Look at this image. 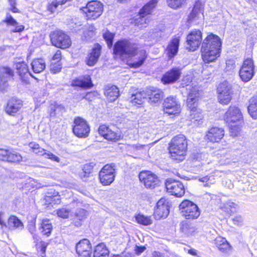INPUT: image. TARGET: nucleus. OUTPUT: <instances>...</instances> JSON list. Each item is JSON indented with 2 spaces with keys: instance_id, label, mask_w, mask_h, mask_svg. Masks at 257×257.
I'll use <instances>...</instances> for the list:
<instances>
[{
  "instance_id": "f257e3e1",
  "label": "nucleus",
  "mask_w": 257,
  "mask_h": 257,
  "mask_svg": "<svg viewBox=\"0 0 257 257\" xmlns=\"http://www.w3.org/2000/svg\"><path fill=\"white\" fill-rule=\"evenodd\" d=\"M114 53L123 60L131 58L127 63L132 68L141 66L147 57L145 50L138 51L136 45L127 40L117 42L114 46Z\"/></svg>"
},
{
  "instance_id": "f03ea898",
  "label": "nucleus",
  "mask_w": 257,
  "mask_h": 257,
  "mask_svg": "<svg viewBox=\"0 0 257 257\" xmlns=\"http://www.w3.org/2000/svg\"><path fill=\"white\" fill-rule=\"evenodd\" d=\"M221 42L219 37L211 34L203 40L201 48V57L205 63L215 61L220 56Z\"/></svg>"
},
{
  "instance_id": "7ed1b4c3",
  "label": "nucleus",
  "mask_w": 257,
  "mask_h": 257,
  "mask_svg": "<svg viewBox=\"0 0 257 257\" xmlns=\"http://www.w3.org/2000/svg\"><path fill=\"white\" fill-rule=\"evenodd\" d=\"M187 146L184 135L180 134L173 138L169 147L171 158L174 160L183 161L186 155Z\"/></svg>"
},
{
  "instance_id": "20e7f679",
  "label": "nucleus",
  "mask_w": 257,
  "mask_h": 257,
  "mask_svg": "<svg viewBox=\"0 0 257 257\" xmlns=\"http://www.w3.org/2000/svg\"><path fill=\"white\" fill-rule=\"evenodd\" d=\"M198 91L195 89L192 90L188 94L187 100V105L190 108L191 113L190 114V120L192 123L195 125H199L202 123L203 115L199 109L196 107V97Z\"/></svg>"
},
{
  "instance_id": "39448f33",
  "label": "nucleus",
  "mask_w": 257,
  "mask_h": 257,
  "mask_svg": "<svg viewBox=\"0 0 257 257\" xmlns=\"http://www.w3.org/2000/svg\"><path fill=\"white\" fill-rule=\"evenodd\" d=\"M179 209L182 216L187 219H196L200 214V211L197 205L188 200H185L180 203Z\"/></svg>"
},
{
  "instance_id": "423d86ee",
  "label": "nucleus",
  "mask_w": 257,
  "mask_h": 257,
  "mask_svg": "<svg viewBox=\"0 0 257 257\" xmlns=\"http://www.w3.org/2000/svg\"><path fill=\"white\" fill-rule=\"evenodd\" d=\"M50 37L52 45L56 47L65 49L71 45L70 37L62 31H55L51 33Z\"/></svg>"
},
{
  "instance_id": "0eeeda50",
  "label": "nucleus",
  "mask_w": 257,
  "mask_h": 257,
  "mask_svg": "<svg viewBox=\"0 0 257 257\" xmlns=\"http://www.w3.org/2000/svg\"><path fill=\"white\" fill-rule=\"evenodd\" d=\"M217 91L219 102L224 105L228 104L232 99L233 94L231 84L228 82L224 81L219 84Z\"/></svg>"
},
{
  "instance_id": "6e6552de",
  "label": "nucleus",
  "mask_w": 257,
  "mask_h": 257,
  "mask_svg": "<svg viewBox=\"0 0 257 257\" xmlns=\"http://www.w3.org/2000/svg\"><path fill=\"white\" fill-rule=\"evenodd\" d=\"M86 14L87 19L95 20L99 17L103 12L102 4L96 1H93L87 3L86 7L82 9Z\"/></svg>"
},
{
  "instance_id": "1a4fd4ad",
  "label": "nucleus",
  "mask_w": 257,
  "mask_h": 257,
  "mask_svg": "<svg viewBox=\"0 0 257 257\" xmlns=\"http://www.w3.org/2000/svg\"><path fill=\"white\" fill-rule=\"evenodd\" d=\"M115 166L113 164L105 165L99 174L100 183L103 185H109L114 180L115 177Z\"/></svg>"
},
{
  "instance_id": "9d476101",
  "label": "nucleus",
  "mask_w": 257,
  "mask_h": 257,
  "mask_svg": "<svg viewBox=\"0 0 257 257\" xmlns=\"http://www.w3.org/2000/svg\"><path fill=\"white\" fill-rule=\"evenodd\" d=\"M239 77L242 81H249L254 74V65L251 58L245 59L239 70Z\"/></svg>"
},
{
  "instance_id": "9b49d317",
  "label": "nucleus",
  "mask_w": 257,
  "mask_h": 257,
  "mask_svg": "<svg viewBox=\"0 0 257 257\" xmlns=\"http://www.w3.org/2000/svg\"><path fill=\"white\" fill-rule=\"evenodd\" d=\"M224 121L228 124L242 123L243 117L241 110L238 107L231 105L229 107L223 117Z\"/></svg>"
},
{
  "instance_id": "f8f14e48",
  "label": "nucleus",
  "mask_w": 257,
  "mask_h": 257,
  "mask_svg": "<svg viewBox=\"0 0 257 257\" xmlns=\"http://www.w3.org/2000/svg\"><path fill=\"white\" fill-rule=\"evenodd\" d=\"M164 111L169 115H178L181 112V105L176 97L170 96L164 101Z\"/></svg>"
},
{
  "instance_id": "ddd939ff",
  "label": "nucleus",
  "mask_w": 257,
  "mask_h": 257,
  "mask_svg": "<svg viewBox=\"0 0 257 257\" xmlns=\"http://www.w3.org/2000/svg\"><path fill=\"white\" fill-rule=\"evenodd\" d=\"M73 132L79 138L87 137L90 132V127L87 121L81 117H77L74 120Z\"/></svg>"
},
{
  "instance_id": "4468645a",
  "label": "nucleus",
  "mask_w": 257,
  "mask_h": 257,
  "mask_svg": "<svg viewBox=\"0 0 257 257\" xmlns=\"http://www.w3.org/2000/svg\"><path fill=\"white\" fill-rule=\"evenodd\" d=\"M204 5L200 1L195 2L192 12L188 16V21L190 23L199 24L203 19Z\"/></svg>"
},
{
  "instance_id": "2eb2a0df",
  "label": "nucleus",
  "mask_w": 257,
  "mask_h": 257,
  "mask_svg": "<svg viewBox=\"0 0 257 257\" xmlns=\"http://www.w3.org/2000/svg\"><path fill=\"white\" fill-rule=\"evenodd\" d=\"M166 187L168 192L177 197H181L185 193L184 186L179 181L169 179L166 181Z\"/></svg>"
},
{
  "instance_id": "dca6fc26",
  "label": "nucleus",
  "mask_w": 257,
  "mask_h": 257,
  "mask_svg": "<svg viewBox=\"0 0 257 257\" xmlns=\"http://www.w3.org/2000/svg\"><path fill=\"white\" fill-rule=\"evenodd\" d=\"M139 177L140 181L143 183L147 188H154L159 183L157 176L149 171H142Z\"/></svg>"
},
{
  "instance_id": "f3484780",
  "label": "nucleus",
  "mask_w": 257,
  "mask_h": 257,
  "mask_svg": "<svg viewBox=\"0 0 257 257\" xmlns=\"http://www.w3.org/2000/svg\"><path fill=\"white\" fill-rule=\"evenodd\" d=\"M202 39L200 30H194L190 32L187 37V49L192 51L196 50L200 46Z\"/></svg>"
},
{
  "instance_id": "a211bd4d",
  "label": "nucleus",
  "mask_w": 257,
  "mask_h": 257,
  "mask_svg": "<svg viewBox=\"0 0 257 257\" xmlns=\"http://www.w3.org/2000/svg\"><path fill=\"white\" fill-rule=\"evenodd\" d=\"M168 202L165 198L160 199L157 202L155 209L154 215L155 218L159 220L166 218L169 213Z\"/></svg>"
},
{
  "instance_id": "6ab92c4d",
  "label": "nucleus",
  "mask_w": 257,
  "mask_h": 257,
  "mask_svg": "<svg viewBox=\"0 0 257 257\" xmlns=\"http://www.w3.org/2000/svg\"><path fill=\"white\" fill-rule=\"evenodd\" d=\"M181 73V68H172L163 75L161 81L165 84L174 83L179 79Z\"/></svg>"
},
{
  "instance_id": "aec40b11",
  "label": "nucleus",
  "mask_w": 257,
  "mask_h": 257,
  "mask_svg": "<svg viewBox=\"0 0 257 257\" xmlns=\"http://www.w3.org/2000/svg\"><path fill=\"white\" fill-rule=\"evenodd\" d=\"M131 96L128 100L132 105L140 107L147 99V93L144 91H138L135 90L133 92H130Z\"/></svg>"
},
{
  "instance_id": "412c9836",
  "label": "nucleus",
  "mask_w": 257,
  "mask_h": 257,
  "mask_svg": "<svg viewBox=\"0 0 257 257\" xmlns=\"http://www.w3.org/2000/svg\"><path fill=\"white\" fill-rule=\"evenodd\" d=\"M99 134L108 141H116L120 139V133L115 132L106 125H101L98 128Z\"/></svg>"
},
{
  "instance_id": "4be33fe9",
  "label": "nucleus",
  "mask_w": 257,
  "mask_h": 257,
  "mask_svg": "<svg viewBox=\"0 0 257 257\" xmlns=\"http://www.w3.org/2000/svg\"><path fill=\"white\" fill-rule=\"evenodd\" d=\"M224 136V131L221 127H212L206 135V138L211 142H218Z\"/></svg>"
},
{
  "instance_id": "5701e85b",
  "label": "nucleus",
  "mask_w": 257,
  "mask_h": 257,
  "mask_svg": "<svg viewBox=\"0 0 257 257\" xmlns=\"http://www.w3.org/2000/svg\"><path fill=\"white\" fill-rule=\"evenodd\" d=\"M14 75L13 70L8 67L0 69V91L3 90L8 86V81Z\"/></svg>"
},
{
  "instance_id": "b1692460",
  "label": "nucleus",
  "mask_w": 257,
  "mask_h": 257,
  "mask_svg": "<svg viewBox=\"0 0 257 257\" xmlns=\"http://www.w3.org/2000/svg\"><path fill=\"white\" fill-rule=\"evenodd\" d=\"M22 101L20 99L12 98L9 100L6 106L5 111L10 115H14L21 108Z\"/></svg>"
},
{
  "instance_id": "393cba45",
  "label": "nucleus",
  "mask_w": 257,
  "mask_h": 257,
  "mask_svg": "<svg viewBox=\"0 0 257 257\" xmlns=\"http://www.w3.org/2000/svg\"><path fill=\"white\" fill-rule=\"evenodd\" d=\"M101 46L96 44L92 49L90 53L88 54L86 63L90 66H93L97 62L101 54Z\"/></svg>"
},
{
  "instance_id": "a878e982",
  "label": "nucleus",
  "mask_w": 257,
  "mask_h": 257,
  "mask_svg": "<svg viewBox=\"0 0 257 257\" xmlns=\"http://www.w3.org/2000/svg\"><path fill=\"white\" fill-rule=\"evenodd\" d=\"M179 42V37H175L172 40L170 44L168 45L166 51L169 58H171L174 57L177 53Z\"/></svg>"
},
{
  "instance_id": "bb28decb",
  "label": "nucleus",
  "mask_w": 257,
  "mask_h": 257,
  "mask_svg": "<svg viewBox=\"0 0 257 257\" xmlns=\"http://www.w3.org/2000/svg\"><path fill=\"white\" fill-rule=\"evenodd\" d=\"M104 95L109 101H114L119 96L118 88L115 86H106L105 88Z\"/></svg>"
},
{
  "instance_id": "cd10ccee",
  "label": "nucleus",
  "mask_w": 257,
  "mask_h": 257,
  "mask_svg": "<svg viewBox=\"0 0 257 257\" xmlns=\"http://www.w3.org/2000/svg\"><path fill=\"white\" fill-rule=\"evenodd\" d=\"M146 93L149 102L151 103H157L163 96V93L160 89L153 88L148 90Z\"/></svg>"
},
{
  "instance_id": "c85d7f7f",
  "label": "nucleus",
  "mask_w": 257,
  "mask_h": 257,
  "mask_svg": "<svg viewBox=\"0 0 257 257\" xmlns=\"http://www.w3.org/2000/svg\"><path fill=\"white\" fill-rule=\"evenodd\" d=\"M215 243L220 251L224 253H228L231 250V245L225 238L221 236L216 237Z\"/></svg>"
},
{
  "instance_id": "c756f323",
  "label": "nucleus",
  "mask_w": 257,
  "mask_h": 257,
  "mask_svg": "<svg viewBox=\"0 0 257 257\" xmlns=\"http://www.w3.org/2000/svg\"><path fill=\"white\" fill-rule=\"evenodd\" d=\"M4 21L7 24V26H11L14 28L12 30L13 32H20L24 29V26L23 25H19L18 23L10 14H7Z\"/></svg>"
},
{
  "instance_id": "7c9ffc66",
  "label": "nucleus",
  "mask_w": 257,
  "mask_h": 257,
  "mask_svg": "<svg viewBox=\"0 0 257 257\" xmlns=\"http://www.w3.org/2000/svg\"><path fill=\"white\" fill-rule=\"evenodd\" d=\"M7 226L11 230L20 229L24 228L23 222L16 216L11 215L8 219Z\"/></svg>"
},
{
  "instance_id": "2f4dec72",
  "label": "nucleus",
  "mask_w": 257,
  "mask_h": 257,
  "mask_svg": "<svg viewBox=\"0 0 257 257\" xmlns=\"http://www.w3.org/2000/svg\"><path fill=\"white\" fill-rule=\"evenodd\" d=\"M247 110L251 117L257 119V95L251 97L248 100Z\"/></svg>"
},
{
  "instance_id": "473e14b6",
  "label": "nucleus",
  "mask_w": 257,
  "mask_h": 257,
  "mask_svg": "<svg viewBox=\"0 0 257 257\" xmlns=\"http://www.w3.org/2000/svg\"><path fill=\"white\" fill-rule=\"evenodd\" d=\"M16 69L17 73L22 79L25 80L28 76L31 75L29 71L27 65L24 62H19L16 64Z\"/></svg>"
},
{
  "instance_id": "72a5a7b5",
  "label": "nucleus",
  "mask_w": 257,
  "mask_h": 257,
  "mask_svg": "<svg viewBox=\"0 0 257 257\" xmlns=\"http://www.w3.org/2000/svg\"><path fill=\"white\" fill-rule=\"evenodd\" d=\"M31 66L34 73H40L45 69L46 64L44 60L42 59H37L32 61Z\"/></svg>"
},
{
  "instance_id": "f704fd0d",
  "label": "nucleus",
  "mask_w": 257,
  "mask_h": 257,
  "mask_svg": "<svg viewBox=\"0 0 257 257\" xmlns=\"http://www.w3.org/2000/svg\"><path fill=\"white\" fill-rule=\"evenodd\" d=\"M109 250L103 243H100L96 246L94 257H108Z\"/></svg>"
},
{
  "instance_id": "c9c22d12",
  "label": "nucleus",
  "mask_w": 257,
  "mask_h": 257,
  "mask_svg": "<svg viewBox=\"0 0 257 257\" xmlns=\"http://www.w3.org/2000/svg\"><path fill=\"white\" fill-rule=\"evenodd\" d=\"M180 230L185 234L189 236L195 233L196 228L192 224L184 221L180 224Z\"/></svg>"
},
{
  "instance_id": "e433bc0d",
  "label": "nucleus",
  "mask_w": 257,
  "mask_h": 257,
  "mask_svg": "<svg viewBox=\"0 0 257 257\" xmlns=\"http://www.w3.org/2000/svg\"><path fill=\"white\" fill-rule=\"evenodd\" d=\"M158 0H151L144 7L142 8L139 12L140 15L145 14L149 16L153 9L156 7L158 4Z\"/></svg>"
},
{
  "instance_id": "4c0bfd02",
  "label": "nucleus",
  "mask_w": 257,
  "mask_h": 257,
  "mask_svg": "<svg viewBox=\"0 0 257 257\" xmlns=\"http://www.w3.org/2000/svg\"><path fill=\"white\" fill-rule=\"evenodd\" d=\"M76 252H81L84 251L91 250L90 241L87 239L80 240L76 246Z\"/></svg>"
},
{
  "instance_id": "58836bf2",
  "label": "nucleus",
  "mask_w": 257,
  "mask_h": 257,
  "mask_svg": "<svg viewBox=\"0 0 257 257\" xmlns=\"http://www.w3.org/2000/svg\"><path fill=\"white\" fill-rule=\"evenodd\" d=\"M52 229V225L49 220L44 219L42 221L40 227V230L44 235H46L47 236H49Z\"/></svg>"
},
{
  "instance_id": "ea45409f",
  "label": "nucleus",
  "mask_w": 257,
  "mask_h": 257,
  "mask_svg": "<svg viewBox=\"0 0 257 257\" xmlns=\"http://www.w3.org/2000/svg\"><path fill=\"white\" fill-rule=\"evenodd\" d=\"M73 85L82 88H90L93 86L91 78L87 76L84 80L77 79L73 82Z\"/></svg>"
},
{
  "instance_id": "a19ab883",
  "label": "nucleus",
  "mask_w": 257,
  "mask_h": 257,
  "mask_svg": "<svg viewBox=\"0 0 257 257\" xmlns=\"http://www.w3.org/2000/svg\"><path fill=\"white\" fill-rule=\"evenodd\" d=\"M150 16L139 14V17L135 20V24L140 28H145L150 22Z\"/></svg>"
},
{
  "instance_id": "79ce46f5",
  "label": "nucleus",
  "mask_w": 257,
  "mask_h": 257,
  "mask_svg": "<svg viewBox=\"0 0 257 257\" xmlns=\"http://www.w3.org/2000/svg\"><path fill=\"white\" fill-rule=\"evenodd\" d=\"M237 205L230 200L222 203L220 207L225 212L230 213L235 211Z\"/></svg>"
},
{
  "instance_id": "37998d69",
  "label": "nucleus",
  "mask_w": 257,
  "mask_h": 257,
  "mask_svg": "<svg viewBox=\"0 0 257 257\" xmlns=\"http://www.w3.org/2000/svg\"><path fill=\"white\" fill-rule=\"evenodd\" d=\"M136 219L138 223L143 225H150L153 223V220L151 216H145L141 214L136 216Z\"/></svg>"
},
{
  "instance_id": "c03bdc74",
  "label": "nucleus",
  "mask_w": 257,
  "mask_h": 257,
  "mask_svg": "<svg viewBox=\"0 0 257 257\" xmlns=\"http://www.w3.org/2000/svg\"><path fill=\"white\" fill-rule=\"evenodd\" d=\"M29 146L36 154L45 157L47 151L40 147L39 144L34 142H31L29 144Z\"/></svg>"
},
{
  "instance_id": "a18cd8bd",
  "label": "nucleus",
  "mask_w": 257,
  "mask_h": 257,
  "mask_svg": "<svg viewBox=\"0 0 257 257\" xmlns=\"http://www.w3.org/2000/svg\"><path fill=\"white\" fill-rule=\"evenodd\" d=\"M64 110V108L61 105L55 104L51 106L50 111V117H54L61 115Z\"/></svg>"
},
{
  "instance_id": "49530a36",
  "label": "nucleus",
  "mask_w": 257,
  "mask_h": 257,
  "mask_svg": "<svg viewBox=\"0 0 257 257\" xmlns=\"http://www.w3.org/2000/svg\"><path fill=\"white\" fill-rule=\"evenodd\" d=\"M241 124L238 123L228 124L231 136L236 137L240 134Z\"/></svg>"
},
{
  "instance_id": "de8ad7c7",
  "label": "nucleus",
  "mask_w": 257,
  "mask_h": 257,
  "mask_svg": "<svg viewBox=\"0 0 257 257\" xmlns=\"http://www.w3.org/2000/svg\"><path fill=\"white\" fill-rule=\"evenodd\" d=\"M22 157L21 155L14 151L10 152L7 160L8 162L18 163L22 161Z\"/></svg>"
},
{
  "instance_id": "09e8293b",
  "label": "nucleus",
  "mask_w": 257,
  "mask_h": 257,
  "mask_svg": "<svg viewBox=\"0 0 257 257\" xmlns=\"http://www.w3.org/2000/svg\"><path fill=\"white\" fill-rule=\"evenodd\" d=\"M71 213L72 210L67 207H63L57 211L58 216L63 218H68Z\"/></svg>"
},
{
  "instance_id": "8fccbe9b",
  "label": "nucleus",
  "mask_w": 257,
  "mask_h": 257,
  "mask_svg": "<svg viewBox=\"0 0 257 257\" xmlns=\"http://www.w3.org/2000/svg\"><path fill=\"white\" fill-rule=\"evenodd\" d=\"M186 0H167L168 5L173 9L179 8Z\"/></svg>"
},
{
  "instance_id": "3c124183",
  "label": "nucleus",
  "mask_w": 257,
  "mask_h": 257,
  "mask_svg": "<svg viewBox=\"0 0 257 257\" xmlns=\"http://www.w3.org/2000/svg\"><path fill=\"white\" fill-rule=\"evenodd\" d=\"M62 68L60 62H52L50 65V71L52 73L56 74L60 71Z\"/></svg>"
},
{
  "instance_id": "603ef678",
  "label": "nucleus",
  "mask_w": 257,
  "mask_h": 257,
  "mask_svg": "<svg viewBox=\"0 0 257 257\" xmlns=\"http://www.w3.org/2000/svg\"><path fill=\"white\" fill-rule=\"evenodd\" d=\"M235 68V61L232 59L227 60L226 62V67L225 70L228 73L233 72Z\"/></svg>"
},
{
  "instance_id": "864d4df0",
  "label": "nucleus",
  "mask_w": 257,
  "mask_h": 257,
  "mask_svg": "<svg viewBox=\"0 0 257 257\" xmlns=\"http://www.w3.org/2000/svg\"><path fill=\"white\" fill-rule=\"evenodd\" d=\"M114 34L109 32V31H107L104 33L103 35V38L106 41L108 46L110 47L112 45L113 39L114 38Z\"/></svg>"
},
{
  "instance_id": "5fc2aeb1",
  "label": "nucleus",
  "mask_w": 257,
  "mask_h": 257,
  "mask_svg": "<svg viewBox=\"0 0 257 257\" xmlns=\"http://www.w3.org/2000/svg\"><path fill=\"white\" fill-rule=\"evenodd\" d=\"M211 176H205L199 178V181L203 183H206L205 186H209L210 184H212L214 182V179L211 178Z\"/></svg>"
},
{
  "instance_id": "6e6d98bb",
  "label": "nucleus",
  "mask_w": 257,
  "mask_h": 257,
  "mask_svg": "<svg viewBox=\"0 0 257 257\" xmlns=\"http://www.w3.org/2000/svg\"><path fill=\"white\" fill-rule=\"evenodd\" d=\"M94 165L93 163L86 164L83 166V173H84V177H87L89 174L92 172Z\"/></svg>"
},
{
  "instance_id": "4d7b16f0",
  "label": "nucleus",
  "mask_w": 257,
  "mask_h": 257,
  "mask_svg": "<svg viewBox=\"0 0 257 257\" xmlns=\"http://www.w3.org/2000/svg\"><path fill=\"white\" fill-rule=\"evenodd\" d=\"M76 215L79 220H83L87 216V212L83 209H80L77 210Z\"/></svg>"
},
{
  "instance_id": "13d9d810",
  "label": "nucleus",
  "mask_w": 257,
  "mask_h": 257,
  "mask_svg": "<svg viewBox=\"0 0 257 257\" xmlns=\"http://www.w3.org/2000/svg\"><path fill=\"white\" fill-rule=\"evenodd\" d=\"M9 153L8 150L0 149V160L7 161Z\"/></svg>"
},
{
  "instance_id": "bf43d9fd",
  "label": "nucleus",
  "mask_w": 257,
  "mask_h": 257,
  "mask_svg": "<svg viewBox=\"0 0 257 257\" xmlns=\"http://www.w3.org/2000/svg\"><path fill=\"white\" fill-rule=\"evenodd\" d=\"M233 223L238 226L242 225L243 220L240 215H236L232 218Z\"/></svg>"
},
{
  "instance_id": "052dcab7",
  "label": "nucleus",
  "mask_w": 257,
  "mask_h": 257,
  "mask_svg": "<svg viewBox=\"0 0 257 257\" xmlns=\"http://www.w3.org/2000/svg\"><path fill=\"white\" fill-rule=\"evenodd\" d=\"M45 158H48L51 159L52 161H55L56 162H60V159L58 157L55 156L54 154L52 153L51 152L49 151H47V153L45 155Z\"/></svg>"
},
{
  "instance_id": "680f3d73",
  "label": "nucleus",
  "mask_w": 257,
  "mask_h": 257,
  "mask_svg": "<svg viewBox=\"0 0 257 257\" xmlns=\"http://www.w3.org/2000/svg\"><path fill=\"white\" fill-rule=\"evenodd\" d=\"M47 200L50 201V204H59L60 202V198L58 195L48 197Z\"/></svg>"
},
{
  "instance_id": "e2e57ef3",
  "label": "nucleus",
  "mask_w": 257,
  "mask_h": 257,
  "mask_svg": "<svg viewBox=\"0 0 257 257\" xmlns=\"http://www.w3.org/2000/svg\"><path fill=\"white\" fill-rule=\"evenodd\" d=\"M61 59V52L60 50H57L53 57L52 61H56V62H60Z\"/></svg>"
},
{
  "instance_id": "0e129e2a",
  "label": "nucleus",
  "mask_w": 257,
  "mask_h": 257,
  "mask_svg": "<svg viewBox=\"0 0 257 257\" xmlns=\"http://www.w3.org/2000/svg\"><path fill=\"white\" fill-rule=\"evenodd\" d=\"M151 257H169L167 254L164 252L155 251L152 254Z\"/></svg>"
},
{
  "instance_id": "69168bd1",
  "label": "nucleus",
  "mask_w": 257,
  "mask_h": 257,
  "mask_svg": "<svg viewBox=\"0 0 257 257\" xmlns=\"http://www.w3.org/2000/svg\"><path fill=\"white\" fill-rule=\"evenodd\" d=\"M79 257H90L91 254V250H87L82 251L81 252H77Z\"/></svg>"
},
{
  "instance_id": "338daca9",
  "label": "nucleus",
  "mask_w": 257,
  "mask_h": 257,
  "mask_svg": "<svg viewBox=\"0 0 257 257\" xmlns=\"http://www.w3.org/2000/svg\"><path fill=\"white\" fill-rule=\"evenodd\" d=\"M41 252L42 253V256L44 257L45 255L46 249L47 246V243L44 242H41Z\"/></svg>"
},
{
  "instance_id": "774afa93",
  "label": "nucleus",
  "mask_w": 257,
  "mask_h": 257,
  "mask_svg": "<svg viewBox=\"0 0 257 257\" xmlns=\"http://www.w3.org/2000/svg\"><path fill=\"white\" fill-rule=\"evenodd\" d=\"M88 31L90 33L88 36L90 38L93 37L95 34V28L93 25H90L88 27Z\"/></svg>"
}]
</instances>
